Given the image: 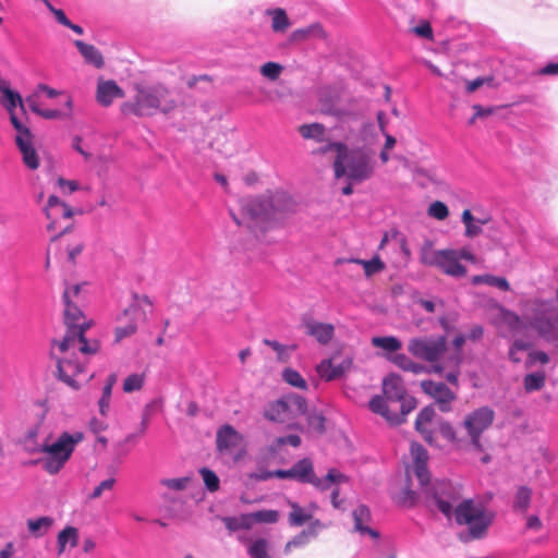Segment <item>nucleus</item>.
Masks as SVG:
<instances>
[{
  "label": "nucleus",
  "instance_id": "obj_6",
  "mask_svg": "<svg viewBox=\"0 0 558 558\" xmlns=\"http://www.w3.org/2000/svg\"><path fill=\"white\" fill-rule=\"evenodd\" d=\"M83 440V434L76 432L70 434L63 432L51 444H43V448L39 453L44 456L33 462L32 464H40L43 470L50 475L58 474L66 464L72 457L75 447Z\"/></svg>",
  "mask_w": 558,
  "mask_h": 558
},
{
  "label": "nucleus",
  "instance_id": "obj_61",
  "mask_svg": "<svg viewBox=\"0 0 558 558\" xmlns=\"http://www.w3.org/2000/svg\"><path fill=\"white\" fill-rule=\"evenodd\" d=\"M474 116L470 119L469 124H473L477 118L488 117L494 112V108H483L481 105L473 106Z\"/></svg>",
  "mask_w": 558,
  "mask_h": 558
},
{
  "label": "nucleus",
  "instance_id": "obj_47",
  "mask_svg": "<svg viewBox=\"0 0 558 558\" xmlns=\"http://www.w3.org/2000/svg\"><path fill=\"white\" fill-rule=\"evenodd\" d=\"M546 376L542 373L527 374L524 377V389L527 392L539 390L545 385Z\"/></svg>",
  "mask_w": 558,
  "mask_h": 558
},
{
  "label": "nucleus",
  "instance_id": "obj_20",
  "mask_svg": "<svg viewBox=\"0 0 558 558\" xmlns=\"http://www.w3.org/2000/svg\"><path fill=\"white\" fill-rule=\"evenodd\" d=\"M15 143L22 154L24 165L31 170H36L39 167V158L33 145V134L28 137L25 134L15 136Z\"/></svg>",
  "mask_w": 558,
  "mask_h": 558
},
{
  "label": "nucleus",
  "instance_id": "obj_7",
  "mask_svg": "<svg viewBox=\"0 0 558 558\" xmlns=\"http://www.w3.org/2000/svg\"><path fill=\"white\" fill-rule=\"evenodd\" d=\"M436 411L433 405L423 408L415 420V430L429 446L439 447L435 433L456 446H461L462 440L458 438L456 429L450 422L439 418L435 422Z\"/></svg>",
  "mask_w": 558,
  "mask_h": 558
},
{
  "label": "nucleus",
  "instance_id": "obj_3",
  "mask_svg": "<svg viewBox=\"0 0 558 558\" xmlns=\"http://www.w3.org/2000/svg\"><path fill=\"white\" fill-rule=\"evenodd\" d=\"M343 155L333 161V172L337 179L345 177L350 182H364L375 173L376 161L374 153L366 148L349 149L347 145H337Z\"/></svg>",
  "mask_w": 558,
  "mask_h": 558
},
{
  "label": "nucleus",
  "instance_id": "obj_64",
  "mask_svg": "<svg viewBox=\"0 0 558 558\" xmlns=\"http://www.w3.org/2000/svg\"><path fill=\"white\" fill-rule=\"evenodd\" d=\"M411 359L403 353L395 354L391 357V362L402 371H405L409 366Z\"/></svg>",
  "mask_w": 558,
  "mask_h": 558
},
{
  "label": "nucleus",
  "instance_id": "obj_21",
  "mask_svg": "<svg viewBox=\"0 0 558 558\" xmlns=\"http://www.w3.org/2000/svg\"><path fill=\"white\" fill-rule=\"evenodd\" d=\"M531 326L547 341H558V314L553 318L537 317Z\"/></svg>",
  "mask_w": 558,
  "mask_h": 558
},
{
  "label": "nucleus",
  "instance_id": "obj_48",
  "mask_svg": "<svg viewBox=\"0 0 558 558\" xmlns=\"http://www.w3.org/2000/svg\"><path fill=\"white\" fill-rule=\"evenodd\" d=\"M145 383V374H131L123 381V391L131 393L143 388Z\"/></svg>",
  "mask_w": 558,
  "mask_h": 558
},
{
  "label": "nucleus",
  "instance_id": "obj_33",
  "mask_svg": "<svg viewBox=\"0 0 558 558\" xmlns=\"http://www.w3.org/2000/svg\"><path fill=\"white\" fill-rule=\"evenodd\" d=\"M37 438H38V427L33 426L25 433V435L22 437L20 442L26 452H28L31 454L39 453L43 448V444H39Z\"/></svg>",
  "mask_w": 558,
  "mask_h": 558
},
{
  "label": "nucleus",
  "instance_id": "obj_22",
  "mask_svg": "<svg viewBox=\"0 0 558 558\" xmlns=\"http://www.w3.org/2000/svg\"><path fill=\"white\" fill-rule=\"evenodd\" d=\"M145 307H148L149 310H151L153 302L150 301V299L145 294L140 295V294L135 293L133 295V302L130 304L129 307H126L123 311L122 315L124 317H135L136 319L146 320L147 312H146Z\"/></svg>",
  "mask_w": 558,
  "mask_h": 558
},
{
  "label": "nucleus",
  "instance_id": "obj_28",
  "mask_svg": "<svg viewBox=\"0 0 558 558\" xmlns=\"http://www.w3.org/2000/svg\"><path fill=\"white\" fill-rule=\"evenodd\" d=\"M68 544L72 548L76 547L78 544V530L72 525L65 526L58 533L57 546L59 555L65 551Z\"/></svg>",
  "mask_w": 558,
  "mask_h": 558
},
{
  "label": "nucleus",
  "instance_id": "obj_31",
  "mask_svg": "<svg viewBox=\"0 0 558 558\" xmlns=\"http://www.w3.org/2000/svg\"><path fill=\"white\" fill-rule=\"evenodd\" d=\"M284 399L277 400L268 405L264 416L272 422H284L288 418L289 410Z\"/></svg>",
  "mask_w": 558,
  "mask_h": 558
},
{
  "label": "nucleus",
  "instance_id": "obj_55",
  "mask_svg": "<svg viewBox=\"0 0 558 558\" xmlns=\"http://www.w3.org/2000/svg\"><path fill=\"white\" fill-rule=\"evenodd\" d=\"M500 318L511 329H519L521 327V318L511 311L501 310Z\"/></svg>",
  "mask_w": 558,
  "mask_h": 558
},
{
  "label": "nucleus",
  "instance_id": "obj_12",
  "mask_svg": "<svg viewBox=\"0 0 558 558\" xmlns=\"http://www.w3.org/2000/svg\"><path fill=\"white\" fill-rule=\"evenodd\" d=\"M45 214L47 219L50 220L47 226L48 230H57L60 228L56 238L71 229L72 223L70 220L73 216V210L68 204L60 201L57 196H49L45 207Z\"/></svg>",
  "mask_w": 558,
  "mask_h": 558
},
{
  "label": "nucleus",
  "instance_id": "obj_35",
  "mask_svg": "<svg viewBox=\"0 0 558 558\" xmlns=\"http://www.w3.org/2000/svg\"><path fill=\"white\" fill-rule=\"evenodd\" d=\"M472 283L477 284H488L492 287H497L500 290L508 291L510 289L509 282L504 277H496L493 275H477L472 278Z\"/></svg>",
  "mask_w": 558,
  "mask_h": 558
},
{
  "label": "nucleus",
  "instance_id": "obj_37",
  "mask_svg": "<svg viewBox=\"0 0 558 558\" xmlns=\"http://www.w3.org/2000/svg\"><path fill=\"white\" fill-rule=\"evenodd\" d=\"M268 551L269 542L263 537L252 541L247 547V554L251 558H272Z\"/></svg>",
  "mask_w": 558,
  "mask_h": 558
},
{
  "label": "nucleus",
  "instance_id": "obj_36",
  "mask_svg": "<svg viewBox=\"0 0 558 558\" xmlns=\"http://www.w3.org/2000/svg\"><path fill=\"white\" fill-rule=\"evenodd\" d=\"M268 14L271 16V28L275 33H282L289 28L290 21L283 9L269 10Z\"/></svg>",
  "mask_w": 558,
  "mask_h": 558
},
{
  "label": "nucleus",
  "instance_id": "obj_44",
  "mask_svg": "<svg viewBox=\"0 0 558 558\" xmlns=\"http://www.w3.org/2000/svg\"><path fill=\"white\" fill-rule=\"evenodd\" d=\"M282 378L287 384H289L292 387H295V388H299L302 390L307 389V384H306L305 379L301 376V374L298 371H295L293 368H290V367L284 368L282 372Z\"/></svg>",
  "mask_w": 558,
  "mask_h": 558
},
{
  "label": "nucleus",
  "instance_id": "obj_29",
  "mask_svg": "<svg viewBox=\"0 0 558 558\" xmlns=\"http://www.w3.org/2000/svg\"><path fill=\"white\" fill-rule=\"evenodd\" d=\"M274 202L272 197H263L255 199L251 205V213L256 218H269L274 215Z\"/></svg>",
  "mask_w": 558,
  "mask_h": 558
},
{
  "label": "nucleus",
  "instance_id": "obj_15",
  "mask_svg": "<svg viewBox=\"0 0 558 558\" xmlns=\"http://www.w3.org/2000/svg\"><path fill=\"white\" fill-rule=\"evenodd\" d=\"M336 359H329L322 361L316 371L318 375L327 381L333 380L345 374L352 366V360L350 357L343 359L340 363H335Z\"/></svg>",
  "mask_w": 558,
  "mask_h": 558
},
{
  "label": "nucleus",
  "instance_id": "obj_63",
  "mask_svg": "<svg viewBox=\"0 0 558 558\" xmlns=\"http://www.w3.org/2000/svg\"><path fill=\"white\" fill-rule=\"evenodd\" d=\"M276 444L278 446L290 445L292 447H299L301 445V438L298 435H289L277 438Z\"/></svg>",
  "mask_w": 558,
  "mask_h": 558
},
{
  "label": "nucleus",
  "instance_id": "obj_54",
  "mask_svg": "<svg viewBox=\"0 0 558 558\" xmlns=\"http://www.w3.org/2000/svg\"><path fill=\"white\" fill-rule=\"evenodd\" d=\"M201 474H202V477H203V481H204L206 487L210 492L218 490L219 478L214 471L204 468L201 470Z\"/></svg>",
  "mask_w": 558,
  "mask_h": 558
},
{
  "label": "nucleus",
  "instance_id": "obj_58",
  "mask_svg": "<svg viewBox=\"0 0 558 558\" xmlns=\"http://www.w3.org/2000/svg\"><path fill=\"white\" fill-rule=\"evenodd\" d=\"M10 121L16 131V136H23L25 134L28 137L32 135L31 130L17 119L14 111L10 113Z\"/></svg>",
  "mask_w": 558,
  "mask_h": 558
},
{
  "label": "nucleus",
  "instance_id": "obj_18",
  "mask_svg": "<svg viewBox=\"0 0 558 558\" xmlns=\"http://www.w3.org/2000/svg\"><path fill=\"white\" fill-rule=\"evenodd\" d=\"M407 393L402 378L397 374H390L383 380V396L386 404L397 402Z\"/></svg>",
  "mask_w": 558,
  "mask_h": 558
},
{
  "label": "nucleus",
  "instance_id": "obj_53",
  "mask_svg": "<svg viewBox=\"0 0 558 558\" xmlns=\"http://www.w3.org/2000/svg\"><path fill=\"white\" fill-rule=\"evenodd\" d=\"M191 478L187 476L179 477V478H163L160 481V484L169 489L181 492L184 490Z\"/></svg>",
  "mask_w": 558,
  "mask_h": 558
},
{
  "label": "nucleus",
  "instance_id": "obj_24",
  "mask_svg": "<svg viewBox=\"0 0 558 558\" xmlns=\"http://www.w3.org/2000/svg\"><path fill=\"white\" fill-rule=\"evenodd\" d=\"M461 220L465 227L464 235L473 239L482 233V226L489 222L490 218H474L470 209H464Z\"/></svg>",
  "mask_w": 558,
  "mask_h": 558
},
{
  "label": "nucleus",
  "instance_id": "obj_56",
  "mask_svg": "<svg viewBox=\"0 0 558 558\" xmlns=\"http://www.w3.org/2000/svg\"><path fill=\"white\" fill-rule=\"evenodd\" d=\"M308 426L315 432L323 434L325 432V417L322 413H311L307 416Z\"/></svg>",
  "mask_w": 558,
  "mask_h": 558
},
{
  "label": "nucleus",
  "instance_id": "obj_25",
  "mask_svg": "<svg viewBox=\"0 0 558 558\" xmlns=\"http://www.w3.org/2000/svg\"><path fill=\"white\" fill-rule=\"evenodd\" d=\"M341 263H353V264L361 265L363 267L364 274L367 278H371L375 274H378L386 268L384 262L380 259V257L378 255H375L369 260L360 259V258H348V259L339 258L336 262V264H341Z\"/></svg>",
  "mask_w": 558,
  "mask_h": 558
},
{
  "label": "nucleus",
  "instance_id": "obj_41",
  "mask_svg": "<svg viewBox=\"0 0 558 558\" xmlns=\"http://www.w3.org/2000/svg\"><path fill=\"white\" fill-rule=\"evenodd\" d=\"M0 104L3 105L9 113H12L17 106L21 109H24V101L21 95L13 89L7 90V93L2 95V98H0Z\"/></svg>",
  "mask_w": 558,
  "mask_h": 558
},
{
  "label": "nucleus",
  "instance_id": "obj_8",
  "mask_svg": "<svg viewBox=\"0 0 558 558\" xmlns=\"http://www.w3.org/2000/svg\"><path fill=\"white\" fill-rule=\"evenodd\" d=\"M420 260L423 265L436 267L442 274L453 278H461L466 275V268L460 263L456 250L434 251L429 245H426L421 250Z\"/></svg>",
  "mask_w": 558,
  "mask_h": 558
},
{
  "label": "nucleus",
  "instance_id": "obj_23",
  "mask_svg": "<svg viewBox=\"0 0 558 558\" xmlns=\"http://www.w3.org/2000/svg\"><path fill=\"white\" fill-rule=\"evenodd\" d=\"M353 520L355 530L361 534H367L372 538L379 537V533L376 530L366 525L371 520V511L366 506L361 505L354 509Z\"/></svg>",
  "mask_w": 558,
  "mask_h": 558
},
{
  "label": "nucleus",
  "instance_id": "obj_49",
  "mask_svg": "<svg viewBox=\"0 0 558 558\" xmlns=\"http://www.w3.org/2000/svg\"><path fill=\"white\" fill-rule=\"evenodd\" d=\"M418 497L410 487V473L407 471V485L399 496V502L403 506L413 507L416 505Z\"/></svg>",
  "mask_w": 558,
  "mask_h": 558
},
{
  "label": "nucleus",
  "instance_id": "obj_10",
  "mask_svg": "<svg viewBox=\"0 0 558 558\" xmlns=\"http://www.w3.org/2000/svg\"><path fill=\"white\" fill-rule=\"evenodd\" d=\"M397 402H400V412L391 413L385 399L380 396H375L369 401V409L372 412L383 416L388 424L400 425L405 422L407 415L416 408L417 402L414 397L408 396L407 393Z\"/></svg>",
  "mask_w": 558,
  "mask_h": 558
},
{
  "label": "nucleus",
  "instance_id": "obj_19",
  "mask_svg": "<svg viewBox=\"0 0 558 558\" xmlns=\"http://www.w3.org/2000/svg\"><path fill=\"white\" fill-rule=\"evenodd\" d=\"M306 335L315 338L320 344H328L335 336V327L329 323H320L313 319L304 323Z\"/></svg>",
  "mask_w": 558,
  "mask_h": 558
},
{
  "label": "nucleus",
  "instance_id": "obj_26",
  "mask_svg": "<svg viewBox=\"0 0 558 558\" xmlns=\"http://www.w3.org/2000/svg\"><path fill=\"white\" fill-rule=\"evenodd\" d=\"M348 481V477L337 471L336 469H330L325 477L319 478L314 473L313 481H311L310 484H312L315 488L319 490H327L329 489L333 484H341Z\"/></svg>",
  "mask_w": 558,
  "mask_h": 558
},
{
  "label": "nucleus",
  "instance_id": "obj_43",
  "mask_svg": "<svg viewBox=\"0 0 558 558\" xmlns=\"http://www.w3.org/2000/svg\"><path fill=\"white\" fill-rule=\"evenodd\" d=\"M414 178L418 181L422 186L428 184H440L441 180L435 170L417 168L414 171Z\"/></svg>",
  "mask_w": 558,
  "mask_h": 558
},
{
  "label": "nucleus",
  "instance_id": "obj_34",
  "mask_svg": "<svg viewBox=\"0 0 558 558\" xmlns=\"http://www.w3.org/2000/svg\"><path fill=\"white\" fill-rule=\"evenodd\" d=\"M222 522L230 532L251 530L253 527L251 513H244L239 517H223Z\"/></svg>",
  "mask_w": 558,
  "mask_h": 558
},
{
  "label": "nucleus",
  "instance_id": "obj_40",
  "mask_svg": "<svg viewBox=\"0 0 558 558\" xmlns=\"http://www.w3.org/2000/svg\"><path fill=\"white\" fill-rule=\"evenodd\" d=\"M372 344L388 352H397L402 347L401 341L393 336L374 337L372 338Z\"/></svg>",
  "mask_w": 558,
  "mask_h": 558
},
{
  "label": "nucleus",
  "instance_id": "obj_30",
  "mask_svg": "<svg viewBox=\"0 0 558 558\" xmlns=\"http://www.w3.org/2000/svg\"><path fill=\"white\" fill-rule=\"evenodd\" d=\"M294 472H295V481L303 483V484H310L311 481H313V475L315 473L314 465L311 459L304 458L300 461H298L294 465Z\"/></svg>",
  "mask_w": 558,
  "mask_h": 558
},
{
  "label": "nucleus",
  "instance_id": "obj_46",
  "mask_svg": "<svg viewBox=\"0 0 558 558\" xmlns=\"http://www.w3.org/2000/svg\"><path fill=\"white\" fill-rule=\"evenodd\" d=\"M531 497L532 490L526 486H521L515 494L514 509L522 512L526 511L531 502Z\"/></svg>",
  "mask_w": 558,
  "mask_h": 558
},
{
  "label": "nucleus",
  "instance_id": "obj_27",
  "mask_svg": "<svg viewBox=\"0 0 558 558\" xmlns=\"http://www.w3.org/2000/svg\"><path fill=\"white\" fill-rule=\"evenodd\" d=\"M74 45L87 63L93 64L97 69L104 66L102 54L95 46L88 45L82 40H75Z\"/></svg>",
  "mask_w": 558,
  "mask_h": 558
},
{
  "label": "nucleus",
  "instance_id": "obj_2",
  "mask_svg": "<svg viewBox=\"0 0 558 558\" xmlns=\"http://www.w3.org/2000/svg\"><path fill=\"white\" fill-rule=\"evenodd\" d=\"M439 488L441 489L430 487L425 489L426 505L435 506L447 519L454 518L457 524L466 525L472 539L485 537L495 520V512L473 499H464L453 508L452 505L458 501V496L451 492L449 485H442Z\"/></svg>",
  "mask_w": 558,
  "mask_h": 558
},
{
  "label": "nucleus",
  "instance_id": "obj_45",
  "mask_svg": "<svg viewBox=\"0 0 558 558\" xmlns=\"http://www.w3.org/2000/svg\"><path fill=\"white\" fill-rule=\"evenodd\" d=\"M284 402L288 405L287 409L295 414H305L307 410L306 400L299 395H290L284 398Z\"/></svg>",
  "mask_w": 558,
  "mask_h": 558
},
{
  "label": "nucleus",
  "instance_id": "obj_57",
  "mask_svg": "<svg viewBox=\"0 0 558 558\" xmlns=\"http://www.w3.org/2000/svg\"><path fill=\"white\" fill-rule=\"evenodd\" d=\"M116 484V480L113 477L102 481L98 486H96L90 495L92 499H97L101 496L105 490H111Z\"/></svg>",
  "mask_w": 558,
  "mask_h": 558
},
{
  "label": "nucleus",
  "instance_id": "obj_14",
  "mask_svg": "<svg viewBox=\"0 0 558 558\" xmlns=\"http://www.w3.org/2000/svg\"><path fill=\"white\" fill-rule=\"evenodd\" d=\"M421 389L435 401L441 412L452 410L451 404L457 396L446 384L426 379L421 381Z\"/></svg>",
  "mask_w": 558,
  "mask_h": 558
},
{
  "label": "nucleus",
  "instance_id": "obj_39",
  "mask_svg": "<svg viewBox=\"0 0 558 558\" xmlns=\"http://www.w3.org/2000/svg\"><path fill=\"white\" fill-rule=\"evenodd\" d=\"M53 520L49 517H40L27 521L28 531L32 535L43 536L52 525Z\"/></svg>",
  "mask_w": 558,
  "mask_h": 558
},
{
  "label": "nucleus",
  "instance_id": "obj_50",
  "mask_svg": "<svg viewBox=\"0 0 558 558\" xmlns=\"http://www.w3.org/2000/svg\"><path fill=\"white\" fill-rule=\"evenodd\" d=\"M136 318L130 317V323L125 326H119L114 330V341L120 342L124 338L131 337L137 330Z\"/></svg>",
  "mask_w": 558,
  "mask_h": 558
},
{
  "label": "nucleus",
  "instance_id": "obj_11",
  "mask_svg": "<svg viewBox=\"0 0 558 558\" xmlns=\"http://www.w3.org/2000/svg\"><path fill=\"white\" fill-rule=\"evenodd\" d=\"M40 93L46 94L47 97L53 98L59 95H61V92L51 88L50 86L46 84H39L36 88V90L26 97L25 102L27 104L28 108L39 117L47 119V120H53V119H62L64 117H68L72 110V99L70 97L66 98L65 106L68 107V112H63L59 109H43L40 107Z\"/></svg>",
  "mask_w": 558,
  "mask_h": 558
},
{
  "label": "nucleus",
  "instance_id": "obj_5",
  "mask_svg": "<svg viewBox=\"0 0 558 558\" xmlns=\"http://www.w3.org/2000/svg\"><path fill=\"white\" fill-rule=\"evenodd\" d=\"M177 104L170 96V92L162 85L150 87H136L134 101H126L121 105V111L125 116H153L158 110L167 113L175 108Z\"/></svg>",
  "mask_w": 558,
  "mask_h": 558
},
{
  "label": "nucleus",
  "instance_id": "obj_62",
  "mask_svg": "<svg viewBox=\"0 0 558 558\" xmlns=\"http://www.w3.org/2000/svg\"><path fill=\"white\" fill-rule=\"evenodd\" d=\"M306 533L303 531L300 535L289 541L284 546V551H290L294 547H300L306 544Z\"/></svg>",
  "mask_w": 558,
  "mask_h": 558
},
{
  "label": "nucleus",
  "instance_id": "obj_59",
  "mask_svg": "<svg viewBox=\"0 0 558 558\" xmlns=\"http://www.w3.org/2000/svg\"><path fill=\"white\" fill-rule=\"evenodd\" d=\"M57 184L63 192H68L69 194H71L80 189L78 182L75 180H66L63 178H58Z\"/></svg>",
  "mask_w": 558,
  "mask_h": 558
},
{
  "label": "nucleus",
  "instance_id": "obj_42",
  "mask_svg": "<svg viewBox=\"0 0 558 558\" xmlns=\"http://www.w3.org/2000/svg\"><path fill=\"white\" fill-rule=\"evenodd\" d=\"M253 526L257 523L274 524L279 520L277 510L264 509L251 513Z\"/></svg>",
  "mask_w": 558,
  "mask_h": 558
},
{
  "label": "nucleus",
  "instance_id": "obj_4",
  "mask_svg": "<svg viewBox=\"0 0 558 558\" xmlns=\"http://www.w3.org/2000/svg\"><path fill=\"white\" fill-rule=\"evenodd\" d=\"M408 351L414 357L428 362L430 372L436 374H442L448 366L458 367L461 363L460 353L445 357L447 339L444 336L412 338L408 342Z\"/></svg>",
  "mask_w": 558,
  "mask_h": 558
},
{
  "label": "nucleus",
  "instance_id": "obj_9",
  "mask_svg": "<svg viewBox=\"0 0 558 558\" xmlns=\"http://www.w3.org/2000/svg\"><path fill=\"white\" fill-rule=\"evenodd\" d=\"M495 420V412L488 407H481L465 415L463 427L470 437V445L476 451H483L481 435L488 429Z\"/></svg>",
  "mask_w": 558,
  "mask_h": 558
},
{
  "label": "nucleus",
  "instance_id": "obj_13",
  "mask_svg": "<svg viewBox=\"0 0 558 558\" xmlns=\"http://www.w3.org/2000/svg\"><path fill=\"white\" fill-rule=\"evenodd\" d=\"M411 456L413 459V472L417 480L420 481L422 487V495L425 498V489L427 487L440 489L439 486L446 485L445 483H436L430 484V475L427 470V461H428V452L427 450L418 442L411 444Z\"/></svg>",
  "mask_w": 558,
  "mask_h": 558
},
{
  "label": "nucleus",
  "instance_id": "obj_51",
  "mask_svg": "<svg viewBox=\"0 0 558 558\" xmlns=\"http://www.w3.org/2000/svg\"><path fill=\"white\" fill-rule=\"evenodd\" d=\"M282 70V65L277 62H266L260 66V74L270 81H276Z\"/></svg>",
  "mask_w": 558,
  "mask_h": 558
},
{
  "label": "nucleus",
  "instance_id": "obj_60",
  "mask_svg": "<svg viewBox=\"0 0 558 558\" xmlns=\"http://www.w3.org/2000/svg\"><path fill=\"white\" fill-rule=\"evenodd\" d=\"M413 31L420 37L426 39L433 38V29L428 22H422L420 25L415 26Z\"/></svg>",
  "mask_w": 558,
  "mask_h": 558
},
{
  "label": "nucleus",
  "instance_id": "obj_38",
  "mask_svg": "<svg viewBox=\"0 0 558 558\" xmlns=\"http://www.w3.org/2000/svg\"><path fill=\"white\" fill-rule=\"evenodd\" d=\"M291 512L289 513V523L293 526H301L312 520V514L307 513L299 504L290 501Z\"/></svg>",
  "mask_w": 558,
  "mask_h": 558
},
{
  "label": "nucleus",
  "instance_id": "obj_17",
  "mask_svg": "<svg viewBox=\"0 0 558 558\" xmlns=\"http://www.w3.org/2000/svg\"><path fill=\"white\" fill-rule=\"evenodd\" d=\"M124 92L122 88L112 80H98L96 100L102 107H109L114 99L123 98Z\"/></svg>",
  "mask_w": 558,
  "mask_h": 558
},
{
  "label": "nucleus",
  "instance_id": "obj_52",
  "mask_svg": "<svg viewBox=\"0 0 558 558\" xmlns=\"http://www.w3.org/2000/svg\"><path fill=\"white\" fill-rule=\"evenodd\" d=\"M428 215L437 220H445L449 216L448 207L440 201L432 203L427 210Z\"/></svg>",
  "mask_w": 558,
  "mask_h": 558
},
{
  "label": "nucleus",
  "instance_id": "obj_32",
  "mask_svg": "<svg viewBox=\"0 0 558 558\" xmlns=\"http://www.w3.org/2000/svg\"><path fill=\"white\" fill-rule=\"evenodd\" d=\"M299 133L305 140H314L322 143L325 141L326 128L318 122L302 124L299 126Z\"/></svg>",
  "mask_w": 558,
  "mask_h": 558
},
{
  "label": "nucleus",
  "instance_id": "obj_16",
  "mask_svg": "<svg viewBox=\"0 0 558 558\" xmlns=\"http://www.w3.org/2000/svg\"><path fill=\"white\" fill-rule=\"evenodd\" d=\"M243 437L231 425H223L218 429L216 446L219 452H230L242 445Z\"/></svg>",
  "mask_w": 558,
  "mask_h": 558
},
{
  "label": "nucleus",
  "instance_id": "obj_1",
  "mask_svg": "<svg viewBox=\"0 0 558 558\" xmlns=\"http://www.w3.org/2000/svg\"><path fill=\"white\" fill-rule=\"evenodd\" d=\"M80 291L81 287L78 284L64 290L63 316L66 332L61 341H53V343L58 345L59 351L63 354L61 357L57 359L59 378L74 389H78L80 387L75 378L85 371V366L83 363L73 360L72 355L76 350L82 354H95L100 347L98 341L89 342L85 338V331L90 325L78 307Z\"/></svg>",
  "mask_w": 558,
  "mask_h": 558
}]
</instances>
